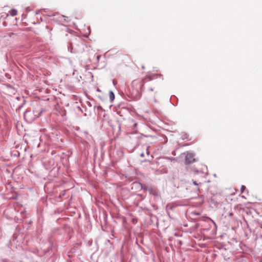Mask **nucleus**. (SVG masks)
<instances>
[{"mask_svg":"<svg viewBox=\"0 0 262 262\" xmlns=\"http://www.w3.org/2000/svg\"><path fill=\"white\" fill-rule=\"evenodd\" d=\"M132 86L136 89V95L139 96L140 92L143 89L144 83L142 80H134L132 82Z\"/></svg>","mask_w":262,"mask_h":262,"instance_id":"obj_1","label":"nucleus"},{"mask_svg":"<svg viewBox=\"0 0 262 262\" xmlns=\"http://www.w3.org/2000/svg\"><path fill=\"white\" fill-rule=\"evenodd\" d=\"M185 154V164H188L195 161L194 154L187 152Z\"/></svg>","mask_w":262,"mask_h":262,"instance_id":"obj_2","label":"nucleus"},{"mask_svg":"<svg viewBox=\"0 0 262 262\" xmlns=\"http://www.w3.org/2000/svg\"><path fill=\"white\" fill-rule=\"evenodd\" d=\"M109 98L111 102H113L115 99V95L112 91H110L109 92Z\"/></svg>","mask_w":262,"mask_h":262,"instance_id":"obj_3","label":"nucleus"},{"mask_svg":"<svg viewBox=\"0 0 262 262\" xmlns=\"http://www.w3.org/2000/svg\"><path fill=\"white\" fill-rule=\"evenodd\" d=\"M136 184L138 185L142 190H143L144 191H148V189H147V187L143 186L141 183H136Z\"/></svg>","mask_w":262,"mask_h":262,"instance_id":"obj_4","label":"nucleus"},{"mask_svg":"<svg viewBox=\"0 0 262 262\" xmlns=\"http://www.w3.org/2000/svg\"><path fill=\"white\" fill-rule=\"evenodd\" d=\"M158 76L162 77V75L161 74H154L152 76H148L149 80H152L155 78H157Z\"/></svg>","mask_w":262,"mask_h":262,"instance_id":"obj_5","label":"nucleus"},{"mask_svg":"<svg viewBox=\"0 0 262 262\" xmlns=\"http://www.w3.org/2000/svg\"><path fill=\"white\" fill-rule=\"evenodd\" d=\"M10 15L12 16H14L17 15V10L14 9H12L9 12Z\"/></svg>","mask_w":262,"mask_h":262,"instance_id":"obj_6","label":"nucleus"},{"mask_svg":"<svg viewBox=\"0 0 262 262\" xmlns=\"http://www.w3.org/2000/svg\"><path fill=\"white\" fill-rule=\"evenodd\" d=\"M192 182H193V184L194 185H196V186H199V183H198L196 182V181L192 180ZM196 190H197V191H198V192H200V188H199V187H197Z\"/></svg>","mask_w":262,"mask_h":262,"instance_id":"obj_7","label":"nucleus"},{"mask_svg":"<svg viewBox=\"0 0 262 262\" xmlns=\"http://www.w3.org/2000/svg\"><path fill=\"white\" fill-rule=\"evenodd\" d=\"M246 187L244 185H242L241 187V192L243 193L244 192V190L246 189Z\"/></svg>","mask_w":262,"mask_h":262,"instance_id":"obj_8","label":"nucleus"},{"mask_svg":"<svg viewBox=\"0 0 262 262\" xmlns=\"http://www.w3.org/2000/svg\"><path fill=\"white\" fill-rule=\"evenodd\" d=\"M186 138H187V135L185 134L184 135H183L182 139H186Z\"/></svg>","mask_w":262,"mask_h":262,"instance_id":"obj_9","label":"nucleus"},{"mask_svg":"<svg viewBox=\"0 0 262 262\" xmlns=\"http://www.w3.org/2000/svg\"><path fill=\"white\" fill-rule=\"evenodd\" d=\"M232 215H233V213L232 212L229 213V214H228V216H229L231 217V216H232Z\"/></svg>","mask_w":262,"mask_h":262,"instance_id":"obj_10","label":"nucleus"},{"mask_svg":"<svg viewBox=\"0 0 262 262\" xmlns=\"http://www.w3.org/2000/svg\"><path fill=\"white\" fill-rule=\"evenodd\" d=\"M148 191L150 193H152V189H148Z\"/></svg>","mask_w":262,"mask_h":262,"instance_id":"obj_11","label":"nucleus"},{"mask_svg":"<svg viewBox=\"0 0 262 262\" xmlns=\"http://www.w3.org/2000/svg\"><path fill=\"white\" fill-rule=\"evenodd\" d=\"M98 109L102 110V107H101V106H98Z\"/></svg>","mask_w":262,"mask_h":262,"instance_id":"obj_12","label":"nucleus"},{"mask_svg":"<svg viewBox=\"0 0 262 262\" xmlns=\"http://www.w3.org/2000/svg\"><path fill=\"white\" fill-rule=\"evenodd\" d=\"M149 90L150 91H153V89H152V88H150V89H149Z\"/></svg>","mask_w":262,"mask_h":262,"instance_id":"obj_13","label":"nucleus"},{"mask_svg":"<svg viewBox=\"0 0 262 262\" xmlns=\"http://www.w3.org/2000/svg\"><path fill=\"white\" fill-rule=\"evenodd\" d=\"M142 69L143 70H144V69H145V67H144V66H142Z\"/></svg>","mask_w":262,"mask_h":262,"instance_id":"obj_14","label":"nucleus"},{"mask_svg":"<svg viewBox=\"0 0 262 262\" xmlns=\"http://www.w3.org/2000/svg\"><path fill=\"white\" fill-rule=\"evenodd\" d=\"M100 55H98L97 56V59H98L99 58H100Z\"/></svg>","mask_w":262,"mask_h":262,"instance_id":"obj_15","label":"nucleus"},{"mask_svg":"<svg viewBox=\"0 0 262 262\" xmlns=\"http://www.w3.org/2000/svg\"><path fill=\"white\" fill-rule=\"evenodd\" d=\"M154 101L156 102H157V100L156 99H154Z\"/></svg>","mask_w":262,"mask_h":262,"instance_id":"obj_16","label":"nucleus"},{"mask_svg":"<svg viewBox=\"0 0 262 262\" xmlns=\"http://www.w3.org/2000/svg\"><path fill=\"white\" fill-rule=\"evenodd\" d=\"M143 155H144V154H141V157H143Z\"/></svg>","mask_w":262,"mask_h":262,"instance_id":"obj_17","label":"nucleus"},{"mask_svg":"<svg viewBox=\"0 0 262 262\" xmlns=\"http://www.w3.org/2000/svg\"><path fill=\"white\" fill-rule=\"evenodd\" d=\"M214 223V224L216 226L215 223H214L213 221H212Z\"/></svg>","mask_w":262,"mask_h":262,"instance_id":"obj_18","label":"nucleus"},{"mask_svg":"<svg viewBox=\"0 0 262 262\" xmlns=\"http://www.w3.org/2000/svg\"><path fill=\"white\" fill-rule=\"evenodd\" d=\"M73 50H71V53H74L73 52H72Z\"/></svg>","mask_w":262,"mask_h":262,"instance_id":"obj_19","label":"nucleus"}]
</instances>
